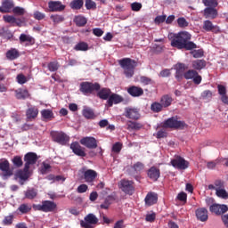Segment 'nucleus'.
Returning a JSON list of instances; mask_svg holds the SVG:
<instances>
[{"instance_id":"1","label":"nucleus","mask_w":228,"mask_h":228,"mask_svg":"<svg viewBox=\"0 0 228 228\" xmlns=\"http://www.w3.org/2000/svg\"><path fill=\"white\" fill-rule=\"evenodd\" d=\"M190 40H191V34L188 31H181L171 37V46L176 49H185V51L197 49V45Z\"/></svg>"},{"instance_id":"2","label":"nucleus","mask_w":228,"mask_h":228,"mask_svg":"<svg viewBox=\"0 0 228 228\" xmlns=\"http://www.w3.org/2000/svg\"><path fill=\"white\" fill-rule=\"evenodd\" d=\"M118 65L123 69L126 77H133L134 76V69L138 67V62L131 58H123L118 61Z\"/></svg>"},{"instance_id":"3","label":"nucleus","mask_w":228,"mask_h":228,"mask_svg":"<svg viewBox=\"0 0 228 228\" xmlns=\"http://www.w3.org/2000/svg\"><path fill=\"white\" fill-rule=\"evenodd\" d=\"M34 211H42L43 213H53L56 211L58 205L52 200H43L41 204H33Z\"/></svg>"},{"instance_id":"4","label":"nucleus","mask_w":228,"mask_h":228,"mask_svg":"<svg viewBox=\"0 0 228 228\" xmlns=\"http://www.w3.org/2000/svg\"><path fill=\"white\" fill-rule=\"evenodd\" d=\"M101 90V85L99 83H92V82H82L79 86V92L83 94V95H92L94 92H99Z\"/></svg>"},{"instance_id":"5","label":"nucleus","mask_w":228,"mask_h":228,"mask_svg":"<svg viewBox=\"0 0 228 228\" xmlns=\"http://www.w3.org/2000/svg\"><path fill=\"white\" fill-rule=\"evenodd\" d=\"M163 127L166 129H184L186 123L177 120V117H172L163 122Z\"/></svg>"},{"instance_id":"6","label":"nucleus","mask_w":228,"mask_h":228,"mask_svg":"<svg viewBox=\"0 0 228 228\" xmlns=\"http://www.w3.org/2000/svg\"><path fill=\"white\" fill-rule=\"evenodd\" d=\"M118 188L126 195H134V191H135L134 182L131 180H127L126 178L121 179L120 182L118 183Z\"/></svg>"},{"instance_id":"7","label":"nucleus","mask_w":228,"mask_h":228,"mask_svg":"<svg viewBox=\"0 0 228 228\" xmlns=\"http://www.w3.org/2000/svg\"><path fill=\"white\" fill-rule=\"evenodd\" d=\"M0 175L3 179H9L13 175V170L10 168V161L6 159H0Z\"/></svg>"},{"instance_id":"8","label":"nucleus","mask_w":228,"mask_h":228,"mask_svg":"<svg viewBox=\"0 0 228 228\" xmlns=\"http://www.w3.org/2000/svg\"><path fill=\"white\" fill-rule=\"evenodd\" d=\"M50 136L52 137L53 142L60 143V145H67V142L70 140V137L61 131H52Z\"/></svg>"},{"instance_id":"9","label":"nucleus","mask_w":228,"mask_h":228,"mask_svg":"<svg viewBox=\"0 0 228 228\" xmlns=\"http://www.w3.org/2000/svg\"><path fill=\"white\" fill-rule=\"evenodd\" d=\"M97 224H99V218L93 213H90L84 217V220L80 221V227L94 228L92 225H97Z\"/></svg>"},{"instance_id":"10","label":"nucleus","mask_w":228,"mask_h":228,"mask_svg":"<svg viewBox=\"0 0 228 228\" xmlns=\"http://www.w3.org/2000/svg\"><path fill=\"white\" fill-rule=\"evenodd\" d=\"M24 167L26 169H29L32 167H35L37 165V162L38 161V155L35 152H28L27 154L24 155Z\"/></svg>"},{"instance_id":"11","label":"nucleus","mask_w":228,"mask_h":228,"mask_svg":"<svg viewBox=\"0 0 228 228\" xmlns=\"http://www.w3.org/2000/svg\"><path fill=\"white\" fill-rule=\"evenodd\" d=\"M171 165L174 168H177L178 170H186L190 163L183 159V157H177L171 160Z\"/></svg>"},{"instance_id":"12","label":"nucleus","mask_w":228,"mask_h":228,"mask_svg":"<svg viewBox=\"0 0 228 228\" xmlns=\"http://www.w3.org/2000/svg\"><path fill=\"white\" fill-rule=\"evenodd\" d=\"M124 116L130 120H140V110L136 108H126Z\"/></svg>"},{"instance_id":"13","label":"nucleus","mask_w":228,"mask_h":228,"mask_svg":"<svg viewBox=\"0 0 228 228\" xmlns=\"http://www.w3.org/2000/svg\"><path fill=\"white\" fill-rule=\"evenodd\" d=\"M16 179H20L19 183L21 186H23L25 181H28L29 179V168H27L24 167L23 169H19L15 173Z\"/></svg>"},{"instance_id":"14","label":"nucleus","mask_w":228,"mask_h":228,"mask_svg":"<svg viewBox=\"0 0 228 228\" xmlns=\"http://www.w3.org/2000/svg\"><path fill=\"white\" fill-rule=\"evenodd\" d=\"M80 143L86 147V149H97V139L92 136L83 137L80 140Z\"/></svg>"},{"instance_id":"15","label":"nucleus","mask_w":228,"mask_h":228,"mask_svg":"<svg viewBox=\"0 0 228 228\" xmlns=\"http://www.w3.org/2000/svg\"><path fill=\"white\" fill-rule=\"evenodd\" d=\"M209 211L210 213L220 216L228 212V207L227 205L213 204L209 207Z\"/></svg>"},{"instance_id":"16","label":"nucleus","mask_w":228,"mask_h":228,"mask_svg":"<svg viewBox=\"0 0 228 228\" xmlns=\"http://www.w3.org/2000/svg\"><path fill=\"white\" fill-rule=\"evenodd\" d=\"M48 8L50 12H63L66 8V5L61 4L60 1H49Z\"/></svg>"},{"instance_id":"17","label":"nucleus","mask_w":228,"mask_h":228,"mask_svg":"<svg viewBox=\"0 0 228 228\" xmlns=\"http://www.w3.org/2000/svg\"><path fill=\"white\" fill-rule=\"evenodd\" d=\"M70 149L76 154V156H79L80 158L86 157V152H85V149L81 147L77 142H74L70 144Z\"/></svg>"},{"instance_id":"18","label":"nucleus","mask_w":228,"mask_h":228,"mask_svg":"<svg viewBox=\"0 0 228 228\" xmlns=\"http://www.w3.org/2000/svg\"><path fill=\"white\" fill-rule=\"evenodd\" d=\"M38 117V108L37 106H30L26 110V118L28 122L35 120Z\"/></svg>"},{"instance_id":"19","label":"nucleus","mask_w":228,"mask_h":228,"mask_svg":"<svg viewBox=\"0 0 228 228\" xmlns=\"http://www.w3.org/2000/svg\"><path fill=\"white\" fill-rule=\"evenodd\" d=\"M83 177L86 183H94L97 179V171L87 169L83 173Z\"/></svg>"},{"instance_id":"20","label":"nucleus","mask_w":228,"mask_h":228,"mask_svg":"<svg viewBox=\"0 0 228 228\" xmlns=\"http://www.w3.org/2000/svg\"><path fill=\"white\" fill-rule=\"evenodd\" d=\"M203 29L205 31H211L212 33H220V27L218 25H214L213 22L209 20H207L203 22Z\"/></svg>"},{"instance_id":"21","label":"nucleus","mask_w":228,"mask_h":228,"mask_svg":"<svg viewBox=\"0 0 228 228\" xmlns=\"http://www.w3.org/2000/svg\"><path fill=\"white\" fill-rule=\"evenodd\" d=\"M5 58L9 60V61L18 60V58H20V52L17 48H10L5 53Z\"/></svg>"},{"instance_id":"22","label":"nucleus","mask_w":228,"mask_h":228,"mask_svg":"<svg viewBox=\"0 0 228 228\" xmlns=\"http://www.w3.org/2000/svg\"><path fill=\"white\" fill-rule=\"evenodd\" d=\"M120 102H124V98L118 94H112L109 97L107 103L110 108L113 106V104H120Z\"/></svg>"},{"instance_id":"23","label":"nucleus","mask_w":228,"mask_h":228,"mask_svg":"<svg viewBox=\"0 0 228 228\" xmlns=\"http://www.w3.org/2000/svg\"><path fill=\"white\" fill-rule=\"evenodd\" d=\"M147 175L151 181H158L161 175V171L153 166L148 170Z\"/></svg>"},{"instance_id":"24","label":"nucleus","mask_w":228,"mask_h":228,"mask_svg":"<svg viewBox=\"0 0 228 228\" xmlns=\"http://www.w3.org/2000/svg\"><path fill=\"white\" fill-rule=\"evenodd\" d=\"M205 19H216L218 17V11L213 7H206L203 11Z\"/></svg>"},{"instance_id":"25","label":"nucleus","mask_w":228,"mask_h":228,"mask_svg":"<svg viewBox=\"0 0 228 228\" xmlns=\"http://www.w3.org/2000/svg\"><path fill=\"white\" fill-rule=\"evenodd\" d=\"M127 93L132 97H142V95H143V89L139 86H132L127 88Z\"/></svg>"},{"instance_id":"26","label":"nucleus","mask_w":228,"mask_h":228,"mask_svg":"<svg viewBox=\"0 0 228 228\" xmlns=\"http://www.w3.org/2000/svg\"><path fill=\"white\" fill-rule=\"evenodd\" d=\"M13 8V1L12 0H4L2 6L0 7L1 13H10Z\"/></svg>"},{"instance_id":"27","label":"nucleus","mask_w":228,"mask_h":228,"mask_svg":"<svg viewBox=\"0 0 228 228\" xmlns=\"http://www.w3.org/2000/svg\"><path fill=\"white\" fill-rule=\"evenodd\" d=\"M144 202L146 206H154L158 202V194L149 192L144 199Z\"/></svg>"},{"instance_id":"28","label":"nucleus","mask_w":228,"mask_h":228,"mask_svg":"<svg viewBox=\"0 0 228 228\" xmlns=\"http://www.w3.org/2000/svg\"><path fill=\"white\" fill-rule=\"evenodd\" d=\"M196 217L200 220V222H208V209L204 208H198L196 210Z\"/></svg>"},{"instance_id":"29","label":"nucleus","mask_w":228,"mask_h":228,"mask_svg":"<svg viewBox=\"0 0 228 228\" xmlns=\"http://www.w3.org/2000/svg\"><path fill=\"white\" fill-rule=\"evenodd\" d=\"M143 127V125L140 122L128 120L126 122V129L128 131H140Z\"/></svg>"},{"instance_id":"30","label":"nucleus","mask_w":228,"mask_h":228,"mask_svg":"<svg viewBox=\"0 0 228 228\" xmlns=\"http://www.w3.org/2000/svg\"><path fill=\"white\" fill-rule=\"evenodd\" d=\"M19 39H20V44H24L25 42H27L26 44L27 46L34 45L35 44V38L29 35L20 34Z\"/></svg>"},{"instance_id":"31","label":"nucleus","mask_w":228,"mask_h":228,"mask_svg":"<svg viewBox=\"0 0 228 228\" xmlns=\"http://www.w3.org/2000/svg\"><path fill=\"white\" fill-rule=\"evenodd\" d=\"M3 19L4 22H7V24H16V26H19V27L22 25V21L20 19H17L12 15H4Z\"/></svg>"},{"instance_id":"32","label":"nucleus","mask_w":228,"mask_h":228,"mask_svg":"<svg viewBox=\"0 0 228 228\" xmlns=\"http://www.w3.org/2000/svg\"><path fill=\"white\" fill-rule=\"evenodd\" d=\"M111 96V90L110 88H102L98 90L97 97L102 99L103 101H108Z\"/></svg>"},{"instance_id":"33","label":"nucleus","mask_w":228,"mask_h":228,"mask_svg":"<svg viewBox=\"0 0 228 228\" xmlns=\"http://www.w3.org/2000/svg\"><path fill=\"white\" fill-rule=\"evenodd\" d=\"M191 65L194 70H202V69H206V65H208V62L204 59L202 60L198 59V60L192 61Z\"/></svg>"},{"instance_id":"34","label":"nucleus","mask_w":228,"mask_h":228,"mask_svg":"<svg viewBox=\"0 0 228 228\" xmlns=\"http://www.w3.org/2000/svg\"><path fill=\"white\" fill-rule=\"evenodd\" d=\"M82 115L87 120H94V118L96 117L95 112H94V110L90 107H85L82 110Z\"/></svg>"},{"instance_id":"35","label":"nucleus","mask_w":228,"mask_h":228,"mask_svg":"<svg viewBox=\"0 0 228 228\" xmlns=\"http://www.w3.org/2000/svg\"><path fill=\"white\" fill-rule=\"evenodd\" d=\"M73 22H75L77 28H85V26H86V23L88 22V20H86L85 16L77 15L75 16Z\"/></svg>"},{"instance_id":"36","label":"nucleus","mask_w":228,"mask_h":228,"mask_svg":"<svg viewBox=\"0 0 228 228\" xmlns=\"http://www.w3.org/2000/svg\"><path fill=\"white\" fill-rule=\"evenodd\" d=\"M24 195L25 199H28V200H33L38 196V191L35 188H30L24 191Z\"/></svg>"},{"instance_id":"37","label":"nucleus","mask_w":228,"mask_h":228,"mask_svg":"<svg viewBox=\"0 0 228 228\" xmlns=\"http://www.w3.org/2000/svg\"><path fill=\"white\" fill-rule=\"evenodd\" d=\"M224 188H225V183L222 180H216L214 184L208 185V190H216V191H218V190H222Z\"/></svg>"},{"instance_id":"38","label":"nucleus","mask_w":228,"mask_h":228,"mask_svg":"<svg viewBox=\"0 0 228 228\" xmlns=\"http://www.w3.org/2000/svg\"><path fill=\"white\" fill-rule=\"evenodd\" d=\"M174 102V99H172V96L168 94H165L160 99V103L162 104L163 108H168V106L172 105V102Z\"/></svg>"},{"instance_id":"39","label":"nucleus","mask_w":228,"mask_h":228,"mask_svg":"<svg viewBox=\"0 0 228 228\" xmlns=\"http://www.w3.org/2000/svg\"><path fill=\"white\" fill-rule=\"evenodd\" d=\"M83 6H85L84 0H72L69 3V8H71V10H81Z\"/></svg>"},{"instance_id":"40","label":"nucleus","mask_w":228,"mask_h":228,"mask_svg":"<svg viewBox=\"0 0 228 228\" xmlns=\"http://www.w3.org/2000/svg\"><path fill=\"white\" fill-rule=\"evenodd\" d=\"M15 97L19 100L28 99L29 97V92L26 89H18L15 91Z\"/></svg>"},{"instance_id":"41","label":"nucleus","mask_w":228,"mask_h":228,"mask_svg":"<svg viewBox=\"0 0 228 228\" xmlns=\"http://www.w3.org/2000/svg\"><path fill=\"white\" fill-rule=\"evenodd\" d=\"M113 200H115V196L109 195L102 204L100 205L101 209H109L110 206H111Z\"/></svg>"},{"instance_id":"42","label":"nucleus","mask_w":228,"mask_h":228,"mask_svg":"<svg viewBox=\"0 0 228 228\" xmlns=\"http://www.w3.org/2000/svg\"><path fill=\"white\" fill-rule=\"evenodd\" d=\"M0 37H2V38H7V40H10V38H13V34L12 31H10V29L3 27L0 28Z\"/></svg>"},{"instance_id":"43","label":"nucleus","mask_w":228,"mask_h":228,"mask_svg":"<svg viewBox=\"0 0 228 228\" xmlns=\"http://www.w3.org/2000/svg\"><path fill=\"white\" fill-rule=\"evenodd\" d=\"M41 117L45 120H49L51 118H54V113H53V110L49 109H44L43 110H41Z\"/></svg>"},{"instance_id":"44","label":"nucleus","mask_w":228,"mask_h":228,"mask_svg":"<svg viewBox=\"0 0 228 228\" xmlns=\"http://www.w3.org/2000/svg\"><path fill=\"white\" fill-rule=\"evenodd\" d=\"M224 163V159H216L215 160L209 161L207 163V167L209 168V170H213V168L216 167V165H221Z\"/></svg>"},{"instance_id":"45","label":"nucleus","mask_w":228,"mask_h":228,"mask_svg":"<svg viewBox=\"0 0 228 228\" xmlns=\"http://www.w3.org/2000/svg\"><path fill=\"white\" fill-rule=\"evenodd\" d=\"M50 19L53 20V24H61V22L65 20V17L60 14H52Z\"/></svg>"},{"instance_id":"46","label":"nucleus","mask_w":228,"mask_h":228,"mask_svg":"<svg viewBox=\"0 0 228 228\" xmlns=\"http://www.w3.org/2000/svg\"><path fill=\"white\" fill-rule=\"evenodd\" d=\"M151 110L153 113H159L163 111V105L158 102L151 103Z\"/></svg>"},{"instance_id":"47","label":"nucleus","mask_w":228,"mask_h":228,"mask_svg":"<svg viewBox=\"0 0 228 228\" xmlns=\"http://www.w3.org/2000/svg\"><path fill=\"white\" fill-rule=\"evenodd\" d=\"M202 3L204 4V6H207V8L216 9V6H218L217 0H202Z\"/></svg>"},{"instance_id":"48","label":"nucleus","mask_w":228,"mask_h":228,"mask_svg":"<svg viewBox=\"0 0 228 228\" xmlns=\"http://www.w3.org/2000/svg\"><path fill=\"white\" fill-rule=\"evenodd\" d=\"M18 211H20V213H21L22 215H27V213H29V211H31V206L23 203L20 205V207L18 208Z\"/></svg>"},{"instance_id":"49","label":"nucleus","mask_w":228,"mask_h":228,"mask_svg":"<svg viewBox=\"0 0 228 228\" xmlns=\"http://www.w3.org/2000/svg\"><path fill=\"white\" fill-rule=\"evenodd\" d=\"M176 22H177L178 28H184L190 26V22H188V20H186L184 17L178 18Z\"/></svg>"},{"instance_id":"50","label":"nucleus","mask_w":228,"mask_h":228,"mask_svg":"<svg viewBox=\"0 0 228 228\" xmlns=\"http://www.w3.org/2000/svg\"><path fill=\"white\" fill-rule=\"evenodd\" d=\"M60 69V62L58 61H51L48 63V70L50 72H56Z\"/></svg>"},{"instance_id":"51","label":"nucleus","mask_w":228,"mask_h":228,"mask_svg":"<svg viewBox=\"0 0 228 228\" xmlns=\"http://www.w3.org/2000/svg\"><path fill=\"white\" fill-rule=\"evenodd\" d=\"M12 164L16 168H20L22 165H24V162L22 161V157L20 156H14L12 159Z\"/></svg>"},{"instance_id":"52","label":"nucleus","mask_w":228,"mask_h":228,"mask_svg":"<svg viewBox=\"0 0 228 228\" xmlns=\"http://www.w3.org/2000/svg\"><path fill=\"white\" fill-rule=\"evenodd\" d=\"M199 72L195 69H189L183 74L184 79H193Z\"/></svg>"},{"instance_id":"53","label":"nucleus","mask_w":228,"mask_h":228,"mask_svg":"<svg viewBox=\"0 0 228 228\" xmlns=\"http://www.w3.org/2000/svg\"><path fill=\"white\" fill-rule=\"evenodd\" d=\"M75 51H88V44L80 42L74 46Z\"/></svg>"},{"instance_id":"54","label":"nucleus","mask_w":228,"mask_h":228,"mask_svg":"<svg viewBox=\"0 0 228 228\" xmlns=\"http://www.w3.org/2000/svg\"><path fill=\"white\" fill-rule=\"evenodd\" d=\"M216 197H219V199H224V200L228 199V193H227V191H225V188L217 190V191H216Z\"/></svg>"},{"instance_id":"55","label":"nucleus","mask_w":228,"mask_h":228,"mask_svg":"<svg viewBox=\"0 0 228 228\" xmlns=\"http://www.w3.org/2000/svg\"><path fill=\"white\" fill-rule=\"evenodd\" d=\"M85 6L86 10H96L97 9V4L93 0H86Z\"/></svg>"},{"instance_id":"56","label":"nucleus","mask_w":228,"mask_h":228,"mask_svg":"<svg viewBox=\"0 0 228 228\" xmlns=\"http://www.w3.org/2000/svg\"><path fill=\"white\" fill-rule=\"evenodd\" d=\"M201 99H204L205 101H210V99H213V92L210 90H205L201 93Z\"/></svg>"},{"instance_id":"57","label":"nucleus","mask_w":228,"mask_h":228,"mask_svg":"<svg viewBox=\"0 0 228 228\" xmlns=\"http://www.w3.org/2000/svg\"><path fill=\"white\" fill-rule=\"evenodd\" d=\"M13 215L6 216L4 220L2 221L3 225H12L13 224Z\"/></svg>"},{"instance_id":"58","label":"nucleus","mask_w":228,"mask_h":228,"mask_svg":"<svg viewBox=\"0 0 228 228\" xmlns=\"http://www.w3.org/2000/svg\"><path fill=\"white\" fill-rule=\"evenodd\" d=\"M40 172L43 175L47 174L48 172H51V165L47 164L45 162L42 163L41 168H40Z\"/></svg>"},{"instance_id":"59","label":"nucleus","mask_w":228,"mask_h":228,"mask_svg":"<svg viewBox=\"0 0 228 228\" xmlns=\"http://www.w3.org/2000/svg\"><path fill=\"white\" fill-rule=\"evenodd\" d=\"M133 170L138 174V172H142L143 168H145V166L142 162H136L135 164L133 165L132 167Z\"/></svg>"},{"instance_id":"60","label":"nucleus","mask_w":228,"mask_h":228,"mask_svg":"<svg viewBox=\"0 0 228 228\" xmlns=\"http://www.w3.org/2000/svg\"><path fill=\"white\" fill-rule=\"evenodd\" d=\"M16 81L19 83V85H25V83H28V77H26L24 74H18L16 77Z\"/></svg>"},{"instance_id":"61","label":"nucleus","mask_w":228,"mask_h":228,"mask_svg":"<svg viewBox=\"0 0 228 228\" xmlns=\"http://www.w3.org/2000/svg\"><path fill=\"white\" fill-rule=\"evenodd\" d=\"M33 17L36 20H44V19H45V13L40 12V11H36Z\"/></svg>"},{"instance_id":"62","label":"nucleus","mask_w":228,"mask_h":228,"mask_svg":"<svg viewBox=\"0 0 228 228\" xmlns=\"http://www.w3.org/2000/svg\"><path fill=\"white\" fill-rule=\"evenodd\" d=\"M188 67H186V64L184 63H177L176 64V72L180 74H184V70H186Z\"/></svg>"},{"instance_id":"63","label":"nucleus","mask_w":228,"mask_h":228,"mask_svg":"<svg viewBox=\"0 0 228 228\" xmlns=\"http://www.w3.org/2000/svg\"><path fill=\"white\" fill-rule=\"evenodd\" d=\"M167 20V15H159L155 18L154 22L155 24H163Z\"/></svg>"},{"instance_id":"64","label":"nucleus","mask_w":228,"mask_h":228,"mask_svg":"<svg viewBox=\"0 0 228 228\" xmlns=\"http://www.w3.org/2000/svg\"><path fill=\"white\" fill-rule=\"evenodd\" d=\"M120 151H122V143L118 142L114 143L112 146V152L118 153Z\"/></svg>"}]
</instances>
